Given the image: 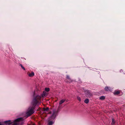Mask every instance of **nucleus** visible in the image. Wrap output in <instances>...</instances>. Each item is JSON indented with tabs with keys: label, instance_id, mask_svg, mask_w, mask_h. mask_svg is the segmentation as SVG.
<instances>
[{
	"label": "nucleus",
	"instance_id": "1",
	"mask_svg": "<svg viewBox=\"0 0 125 125\" xmlns=\"http://www.w3.org/2000/svg\"><path fill=\"white\" fill-rule=\"evenodd\" d=\"M5 123L9 125H22L24 123V121L23 118L21 117L15 120L13 123L9 120L5 121Z\"/></svg>",
	"mask_w": 125,
	"mask_h": 125
},
{
	"label": "nucleus",
	"instance_id": "2",
	"mask_svg": "<svg viewBox=\"0 0 125 125\" xmlns=\"http://www.w3.org/2000/svg\"><path fill=\"white\" fill-rule=\"evenodd\" d=\"M41 97L39 95L37 96L33 100L32 104L33 106L35 105L38 102V100L41 99Z\"/></svg>",
	"mask_w": 125,
	"mask_h": 125
},
{
	"label": "nucleus",
	"instance_id": "3",
	"mask_svg": "<svg viewBox=\"0 0 125 125\" xmlns=\"http://www.w3.org/2000/svg\"><path fill=\"white\" fill-rule=\"evenodd\" d=\"M34 108L32 107L31 108H29L28 110L26 113V115L28 116H29L34 113Z\"/></svg>",
	"mask_w": 125,
	"mask_h": 125
},
{
	"label": "nucleus",
	"instance_id": "4",
	"mask_svg": "<svg viewBox=\"0 0 125 125\" xmlns=\"http://www.w3.org/2000/svg\"><path fill=\"white\" fill-rule=\"evenodd\" d=\"M56 116L55 113V112H53L52 115V116L49 118L50 120H51L54 119L55 117Z\"/></svg>",
	"mask_w": 125,
	"mask_h": 125
},
{
	"label": "nucleus",
	"instance_id": "5",
	"mask_svg": "<svg viewBox=\"0 0 125 125\" xmlns=\"http://www.w3.org/2000/svg\"><path fill=\"white\" fill-rule=\"evenodd\" d=\"M105 90L106 91H109L110 90V88L108 87L107 86H106L105 88Z\"/></svg>",
	"mask_w": 125,
	"mask_h": 125
},
{
	"label": "nucleus",
	"instance_id": "6",
	"mask_svg": "<svg viewBox=\"0 0 125 125\" xmlns=\"http://www.w3.org/2000/svg\"><path fill=\"white\" fill-rule=\"evenodd\" d=\"M47 93L46 92L44 91L42 95V97H44V96H47Z\"/></svg>",
	"mask_w": 125,
	"mask_h": 125
},
{
	"label": "nucleus",
	"instance_id": "7",
	"mask_svg": "<svg viewBox=\"0 0 125 125\" xmlns=\"http://www.w3.org/2000/svg\"><path fill=\"white\" fill-rule=\"evenodd\" d=\"M65 101V99H63L61 100L59 104H61L62 103H63Z\"/></svg>",
	"mask_w": 125,
	"mask_h": 125
},
{
	"label": "nucleus",
	"instance_id": "8",
	"mask_svg": "<svg viewBox=\"0 0 125 125\" xmlns=\"http://www.w3.org/2000/svg\"><path fill=\"white\" fill-rule=\"evenodd\" d=\"M29 76L30 77H32L34 75V73L33 72H32L31 73H30L28 74Z\"/></svg>",
	"mask_w": 125,
	"mask_h": 125
},
{
	"label": "nucleus",
	"instance_id": "9",
	"mask_svg": "<svg viewBox=\"0 0 125 125\" xmlns=\"http://www.w3.org/2000/svg\"><path fill=\"white\" fill-rule=\"evenodd\" d=\"M114 94H118L120 93V92L118 91H115L114 93Z\"/></svg>",
	"mask_w": 125,
	"mask_h": 125
},
{
	"label": "nucleus",
	"instance_id": "10",
	"mask_svg": "<svg viewBox=\"0 0 125 125\" xmlns=\"http://www.w3.org/2000/svg\"><path fill=\"white\" fill-rule=\"evenodd\" d=\"M54 123V122H53L52 121H49L48 122V124L49 125H52Z\"/></svg>",
	"mask_w": 125,
	"mask_h": 125
},
{
	"label": "nucleus",
	"instance_id": "11",
	"mask_svg": "<svg viewBox=\"0 0 125 125\" xmlns=\"http://www.w3.org/2000/svg\"><path fill=\"white\" fill-rule=\"evenodd\" d=\"M99 99L101 100H104L105 99V97L104 96H102L100 97Z\"/></svg>",
	"mask_w": 125,
	"mask_h": 125
},
{
	"label": "nucleus",
	"instance_id": "12",
	"mask_svg": "<svg viewBox=\"0 0 125 125\" xmlns=\"http://www.w3.org/2000/svg\"><path fill=\"white\" fill-rule=\"evenodd\" d=\"M89 102V100L87 99H86L84 100V102L85 103L87 104Z\"/></svg>",
	"mask_w": 125,
	"mask_h": 125
},
{
	"label": "nucleus",
	"instance_id": "13",
	"mask_svg": "<svg viewBox=\"0 0 125 125\" xmlns=\"http://www.w3.org/2000/svg\"><path fill=\"white\" fill-rule=\"evenodd\" d=\"M45 91L47 92L49 91L50 90V89L48 88H45Z\"/></svg>",
	"mask_w": 125,
	"mask_h": 125
},
{
	"label": "nucleus",
	"instance_id": "14",
	"mask_svg": "<svg viewBox=\"0 0 125 125\" xmlns=\"http://www.w3.org/2000/svg\"><path fill=\"white\" fill-rule=\"evenodd\" d=\"M115 123V120H114V119L113 118L112 119V122L111 123V124L112 125H114V124Z\"/></svg>",
	"mask_w": 125,
	"mask_h": 125
},
{
	"label": "nucleus",
	"instance_id": "15",
	"mask_svg": "<svg viewBox=\"0 0 125 125\" xmlns=\"http://www.w3.org/2000/svg\"><path fill=\"white\" fill-rule=\"evenodd\" d=\"M87 93L88 94L86 93V92H85V94H86V95L87 96H89V94L90 93V92L88 91H87Z\"/></svg>",
	"mask_w": 125,
	"mask_h": 125
},
{
	"label": "nucleus",
	"instance_id": "16",
	"mask_svg": "<svg viewBox=\"0 0 125 125\" xmlns=\"http://www.w3.org/2000/svg\"><path fill=\"white\" fill-rule=\"evenodd\" d=\"M77 99L79 101H81V99L80 97L79 96H78L77 97Z\"/></svg>",
	"mask_w": 125,
	"mask_h": 125
},
{
	"label": "nucleus",
	"instance_id": "17",
	"mask_svg": "<svg viewBox=\"0 0 125 125\" xmlns=\"http://www.w3.org/2000/svg\"><path fill=\"white\" fill-rule=\"evenodd\" d=\"M20 65L21 66L22 68L24 70H25V68L23 66L22 64H20Z\"/></svg>",
	"mask_w": 125,
	"mask_h": 125
},
{
	"label": "nucleus",
	"instance_id": "18",
	"mask_svg": "<svg viewBox=\"0 0 125 125\" xmlns=\"http://www.w3.org/2000/svg\"><path fill=\"white\" fill-rule=\"evenodd\" d=\"M66 77H67V78L69 80H71V79H70V76H69L68 75H67V76H66Z\"/></svg>",
	"mask_w": 125,
	"mask_h": 125
},
{
	"label": "nucleus",
	"instance_id": "19",
	"mask_svg": "<svg viewBox=\"0 0 125 125\" xmlns=\"http://www.w3.org/2000/svg\"><path fill=\"white\" fill-rule=\"evenodd\" d=\"M48 109V108H46V109L45 110V111H47V110Z\"/></svg>",
	"mask_w": 125,
	"mask_h": 125
},
{
	"label": "nucleus",
	"instance_id": "20",
	"mask_svg": "<svg viewBox=\"0 0 125 125\" xmlns=\"http://www.w3.org/2000/svg\"><path fill=\"white\" fill-rule=\"evenodd\" d=\"M32 125H35V124H33Z\"/></svg>",
	"mask_w": 125,
	"mask_h": 125
},
{
	"label": "nucleus",
	"instance_id": "21",
	"mask_svg": "<svg viewBox=\"0 0 125 125\" xmlns=\"http://www.w3.org/2000/svg\"><path fill=\"white\" fill-rule=\"evenodd\" d=\"M0 125H1V124H0Z\"/></svg>",
	"mask_w": 125,
	"mask_h": 125
}]
</instances>
